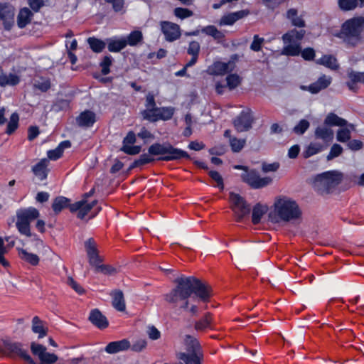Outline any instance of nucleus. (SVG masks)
I'll return each mask as SVG.
<instances>
[{"label":"nucleus","mask_w":364,"mask_h":364,"mask_svg":"<svg viewBox=\"0 0 364 364\" xmlns=\"http://www.w3.org/2000/svg\"><path fill=\"white\" fill-rule=\"evenodd\" d=\"M68 284L80 295L85 294V291L82 286H80L72 277L68 279Z\"/></svg>","instance_id":"obj_64"},{"label":"nucleus","mask_w":364,"mask_h":364,"mask_svg":"<svg viewBox=\"0 0 364 364\" xmlns=\"http://www.w3.org/2000/svg\"><path fill=\"white\" fill-rule=\"evenodd\" d=\"M281 51V54L286 56H299L301 53V43H287Z\"/></svg>","instance_id":"obj_37"},{"label":"nucleus","mask_w":364,"mask_h":364,"mask_svg":"<svg viewBox=\"0 0 364 364\" xmlns=\"http://www.w3.org/2000/svg\"><path fill=\"white\" fill-rule=\"evenodd\" d=\"M120 150L128 155L133 156L139 154L141 152V146L139 145L131 146L127 144H123Z\"/></svg>","instance_id":"obj_54"},{"label":"nucleus","mask_w":364,"mask_h":364,"mask_svg":"<svg viewBox=\"0 0 364 364\" xmlns=\"http://www.w3.org/2000/svg\"><path fill=\"white\" fill-rule=\"evenodd\" d=\"M19 117L17 113L11 114L10 120L8 122L6 133L9 135L12 134L18 127Z\"/></svg>","instance_id":"obj_45"},{"label":"nucleus","mask_w":364,"mask_h":364,"mask_svg":"<svg viewBox=\"0 0 364 364\" xmlns=\"http://www.w3.org/2000/svg\"><path fill=\"white\" fill-rule=\"evenodd\" d=\"M310 124L306 119H301L299 123L294 127L293 132L298 134L302 135L309 129Z\"/></svg>","instance_id":"obj_52"},{"label":"nucleus","mask_w":364,"mask_h":364,"mask_svg":"<svg viewBox=\"0 0 364 364\" xmlns=\"http://www.w3.org/2000/svg\"><path fill=\"white\" fill-rule=\"evenodd\" d=\"M27 3L31 9L35 13L38 12L44 6L43 0H27Z\"/></svg>","instance_id":"obj_63"},{"label":"nucleus","mask_w":364,"mask_h":364,"mask_svg":"<svg viewBox=\"0 0 364 364\" xmlns=\"http://www.w3.org/2000/svg\"><path fill=\"white\" fill-rule=\"evenodd\" d=\"M33 12L31 9L27 7H23L19 10L17 16V25L19 28H25L31 23L33 16Z\"/></svg>","instance_id":"obj_26"},{"label":"nucleus","mask_w":364,"mask_h":364,"mask_svg":"<svg viewBox=\"0 0 364 364\" xmlns=\"http://www.w3.org/2000/svg\"><path fill=\"white\" fill-rule=\"evenodd\" d=\"M200 50V43L196 41H191L187 48V53L190 55L199 56Z\"/></svg>","instance_id":"obj_58"},{"label":"nucleus","mask_w":364,"mask_h":364,"mask_svg":"<svg viewBox=\"0 0 364 364\" xmlns=\"http://www.w3.org/2000/svg\"><path fill=\"white\" fill-rule=\"evenodd\" d=\"M83 205L79 209V211L77 213V217L79 219H84V218L89 213V212L92 210V208L97 204V200H95L91 203H87L85 200H82Z\"/></svg>","instance_id":"obj_43"},{"label":"nucleus","mask_w":364,"mask_h":364,"mask_svg":"<svg viewBox=\"0 0 364 364\" xmlns=\"http://www.w3.org/2000/svg\"><path fill=\"white\" fill-rule=\"evenodd\" d=\"M230 201L232 203V210L237 214V221L240 222L245 216L250 213V205L240 194L230 192Z\"/></svg>","instance_id":"obj_8"},{"label":"nucleus","mask_w":364,"mask_h":364,"mask_svg":"<svg viewBox=\"0 0 364 364\" xmlns=\"http://www.w3.org/2000/svg\"><path fill=\"white\" fill-rule=\"evenodd\" d=\"M300 55L305 60H313L315 57V50L312 48H306L304 50L301 49Z\"/></svg>","instance_id":"obj_60"},{"label":"nucleus","mask_w":364,"mask_h":364,"mask_svg":"<svg viewBox=\"0 0 364 364\" xmlns=\"http://www.w3.org/2000/svg\"><path fill=\"white\" fill-rule=\"evenodd\" d=\"M161 31L165 36V39L168 42H173L181 37L180 26L171 21H161Z\"/></svg>","instance_id":"obj_13"},{"label":"nucleus","mask_w":364,"mask_h":364,"mask_svg":"<svg viewBox=\"0 0 364 364\" xmlns=\"http://www.w3.org/2000/svg\"><path fill=\"white\" fill-rule=\"evenodd\" d=\"M173 14L177 18L180 19H185L193 15V12L191 10L183 7L175 8L173 10Z\"/></svg>","instance_id":"obj_51"},{"label":"nucleus","mask_w":364,"mask_h":364,"mask_svg":"<svg viewBox=\"0 0 364 364\" xmlns=\"http://www.w3.org/2000/svg\"><path fill=\"white\" fill-rule=\"evenodd\" d=\"M48 164V159L43 158L32 167L33 174L41 181L46 180L48 177L49 172Z\"/></svg>","instance_id":"obj_21"},{"label":"nucleus","mask_w":364,"mask_h":364,"mask_svg":"<svg viewBox=\"0 0 364 364\" xmlns=\"http://www.w3.org/2000/svg\"><path fill=\"white\" fill-rule=\"evenodd\" d=\"M264 41V39L263 38L259 37L258 35H255L250 45V49L255 52L260 51Z\"/></svg>","instance_id":"obj_59"},{"label":"nucleus","mask_w":364,"mask_h":364,"mask_svg":"<svg viewBox=\"0 0 364 364\" xmlns=\"http://www.w3.org/2000/svg\"><path fill=\"white\" fill-rule=\"evenodd\" d=\"M208 73L211 75H223L231 71L229 63L215 61L208 68Z\"/></svg>","instance_id":"obj_27"},{"label":"nucleus","mask_w":364,"mask_h":364,"mask_svg":"<svg viewBox=\"0 0 364 364\" xmlns=\"http://www.w3.org/2000/svg\"><path fill=\"white\" fill-rule=\"evenodd\" d=\"M112 296V306L119 311H124L126 309V304L124 294L120 289H115L110 294Z\"/></svg>","instance_id":"obj_28"},{"label":"nucleus","mask_w":364,"mask_h":364,"mask_svg":"<svg viewBox=\"0 0 364 364\" xmlns=\"http://www.w3.org/2000/svg\"><path fill=\"white\" fill-rule=\"evenodd\" d=\"M63 153L62 152V150L58 146L54 149H50L47 152L48 159L53 161L59 159L63 156Z\"/></svg>","instance_id":"obj_62"},{"label":"nucleus","mask_w":364,"mask_h":364,"mask_svg":"<svg viewBox=\"0 0 364 364\" xmlns=\"http://www.w3.org/2000/svg\"><path fill=\"white\" fill-rule=\"evenodd\" d=\"M213 314L207 312L194 324V328L197 331H205L208 329L214 330Z\"/></svg>","instance_id":"obj_23"},{"label":"nucleus","mask_w":364,"mask_h":364,"mask_svg":"<svg viewBox=\"0 0 364 364\" xmlns=\"http://www.w3.org/2000/svg\"><path fill=\"white\" fill-rule=\"evenodd\" d=\"M32 331L35 333H38V338H42L47 335V328H44L42 321L37 316L32 319Z\"/></svg>","instance_id":"obj_39"},{"label":"nucleus","mask_w":364,"mask_h":364,"mask_svg":"<svg viewBox=\"0 0 364 364\" xmlns=\"http://www.w3.org/2000/svg\"><path fill=\"white\" fill-rule=\"evenodd\" d=\"M96 121V114L89 109L82 112L77 117V122L80 127H92Z\"/></svg>","instance_id":"obj_24"},{"label":"nucleus","mask_w":364,"mask_h":364,"mask_svg":"<svg viewBox=\"0 0 364 364\" xmlns=\"http://www.w3.org/2000/svg\"><path fill=\"white\" fill-rule=\"evenodd\" d=\"M183 343L186 347V353H203L202 346L199 341L193 336L189 334L185 335Z\"/></svg>","instance_id":"obj_20"},{"label":"nucleus","mask_w":364,"mask_h":364,"mask_svg":"<svg viewBox=\"0 0 364 364\" xmlns=\"http://www.w3.org/2000/svg\"><path fill=\"white\" fill-rule=\"evenodd\" d=\"M287 18L291 21L292 26L298 28L306 26L305 21L301 16H298V11L296 9H289L287 11Z\"/></svg>","instance_id":"obj_33"},{"label":"nucleus","mask_w":364,"mask_h":364,"mask_svg":"<svg viewBox=\"0 0 364 364\" xmlns=\"http://www.w3.org/2000/svg\"><path fill=\"white\" fill-rule=\"evenodd\" d=\"M364 31V16H354L345 21L335 36L343 40L350 47H356L361 43Z\"/></svg>","instance_id":"obj_3"},{"label":"nucleus","mask_w":364,"mask_h":364,"mask_svg":"<svg viewBox=\"0 0 364 364\" xmlns=\"http://www.w3.org/2000/svg\"><path fill=\"white\" fill-rule=\"evenodd\" d=\"M336 139L338 141L345 143L350 139V131L348 128H342L338 130Z\"/></svg>","instance_id":"obj_56"},{"label":"nucleus","mask_w":364,"mask_h":364,"mask_svg":"<svg viewBox=\"0 0 364 364\" xmlns=\"http://www.w3.org/2000/svg\"><path fill=\"white\" fill-rule=\"evenodd\" d=\"M174 112L175 109L173 107H158L156 112L151 114V117L149 122H156L159 120L168 121L173 117Z\"/></svg>","instance_id":"obj_17"},{"label":"nucleus","mask_w":364,"mask_h":364,"mask_svg":"<svg viewBox=\"0 0 364 364\" xmlns=\"http://www.w3.org/2000/svg\"><path fill=\"white\" fill-rule=\"evenodd\" d=\"M143 40V35L141 31L135 30L132 31L128 36L127 39H125V43H127V46L129 45L130 46H135L141 42Z\"/></svg>","instance_id":"obj_42"},{"label":"nucleus","mask_w":364,"mask_h":364,"mask_svg":"<svg viewBox=\"0 0 364 364\" xmlns=\"http://www.w3.org/2000/svg\"><path fill=\"white\" fill-rule=\"evenodd\" d=\"M227 86L230 90L236 88L241 82L240 76L237 74H230L226 77Z\"/></svg>","instance_id":"obj_53"},{"label":"nucleus","mask_w":364,"mask_h":364,"mask_svg":"<svg viewBox=\"0 0 364 364\" xmlns=\"http://www.w3.org/2000/svg\"><path fill=\"white\" fill-rule=\"evenodd\" d=\"M343 173L333 170L317 174L314 179L313 185L321 194L331 193L343 181Z\"/></svg>","instance_id":"obj_4"},{"label":"nucleus","mask_w":364,"mask_h":364,"mask_svg":"<svg viewBox=\"0 0 364 364\" xmlns=\"http://www.w3.org/2000/svg\"><path fill=\"white\" fill-rule=\"evenodd\" d=\"M70 202H71L70 199L59 196L55 197L53 199L52 203V209L55 214H59L63 209L68 208V206L70 205Z\"/></svg>","instance_id":"obj_32"},{"label":"nucleus","mask_w":364,"mask_h":364,"mask_svg":"<svg viewBox=\"0 0 364 364\" xmlns=\"http://www.w3.org/2000/svg\"><path fill=\"white\" fill-rule=\"evenodd\" d=\"M181 159H191L188 153L181 149L173 146L171 144L155 142L148 148L147 154H142L135 159L128 168L131 171L156 161H171Z\"/></svg>","instance_id":"obj_2"},{"label":"nucleus","mask_w":364,"mask_h":364,"mask_svg":"<svg viewBox=\"0 0 364 364\" xmlns=\"http://www.w3.org/2000/svg\"><path fill=\"white\" fill-rule=\"evenodd\" d=\"M177 359L183 361L185 364H203L204 360L203 353H186L179 352L176 353Z\"/></svg>","instance_id":"obj_25"},{"label":"nucleus","mask_w":364,"mask_h":364,"mask_svg":"<svg viewBox=\"0 0 364 364\" xmlns=\"http://www.w3.org/2000/svg\"><path fill=\"white\" fill-rule=\"evenodd\" d=\"M112 63V58L111 55H105L100 63L101 67V73L106 75L110 73V66Z\"/></svg>","instance_id":"obj_50"},{"label":"nucleus","mask_w":364,"mask_h":364,"mask_svg":"<svg viewBox=\"0 0 364 364\" xmlns=\"http://www.w3.org/2000/svg\"><path fill=\"white\" fill-rule=\"evenodd\" d=\"M314 135L316 139H321L326 143L331 141L333 139V130L326 127H316Z\"/></svg>","instance_id":"obj_30"},{"label":"nucleus","mask_w":364,"mask_h":364,"mask_svg":"<svg viewBox=\"0 0 364 364\" xmlns=\"http://www.w3.org/2000/svg\"><path fill=\"white\" fill-rule=\"evenodd\" d=\"M40 215L39 211L34 207H29L16 214L17 221L16 223L18 232L27 237H33L35 240H39L36 234L31 232L30 223L32 220L38 218Z\"/></svg>","instance_id":"obj_6"},{"label":"nucleus","mask_w":364,"mask_h":364,"mask_svg":"<svg viewBox=\"0 0 364 364\" xmlns=\"http://www.w3.org/2000/svg\"><path fill=\"white\" fill-rule=\"evenodd\" d=\"M3 346L8 355L10 357H18L31 364V356L28 350L23 348V344L21 342H13L9 340L3 341Z\"/></svg>","instance_id":"obj_9"},{"label":"nucleus","mask_w":364,"mask_h":364,"mask_svg":"<svg viewBox=\"0 0 364 364\" xmlns=\"http://www.w3.org/2000/svg\"><path fill=\"white\" fill-rule=\"evenodd\" d=\"M89 321L99 329H105L109 326V321L107 317L98 309H92Z\"/></svg>","instance_id":"obj_15"},{"label":"nucleus","mask_w":364,"mask_h":364,"mask_svg":"<svg viewBox=\"0 0 364 364\" xmlns=\"http://www.w3.org/2000/svg\"><path fill=\"white\" fill-rule=\"evenodd\" d=\"M130 348V342L124 338L120 341L109 342L105 348V351L109 354H115L128 350Z\"/></svg>","instance_id":"obj_19"},{"label":"nucleus","mask_w":364,"mask_h":364,"mask_svg":"<svg viewBox=\"0 0 364 364\" xmlns=\"http://www.w3.org/2000/svg\"><path fill=\"white\" fill-rule=\"evenodd\" d=\"M87 43L94 53H99L105 49L107 43L93 36L87 38Z\"/></svg>","instance_id":"obj_40"},{"label":"nucleus","mask_w":364,"mask_h":364,"mask_svg":"<svg viewBox=\"0 0 364 364\" xmlns=\"http://www.w3.org/2000/svg\"><path fill=\"white\" fill-rule=\"evenodd\" d=\"M268 207L262 205L260 203H256L252 208V223L254 225H257L261 222L262 216L267 212Z\"/></svg>","instance_id":"obj_29"},{"label":"nucleus","mask_w":364,"mask_h":364,"mask_svg":"<svg viewBox=\"0 0 364 364\" xmlns=\"http://www.w3.org/2000/svg\"><path fill=\"white\" fill-rule=\"evenodd\" d=\"M176 287L165 295V300L169 304L183 301L181 309L188 311L190 302L188 299L200 304H205L204 309L208 308L213 294L210 285L194 277L182 275L174 280Z\"/></svg>","instance_id":"obj_1"},{"label":"nucleus","mask_w":364,"mask_h":364,"mask_svg":"<svg viewBox=\"0 0 364 364\" xmlns=\"http://www.w3.org/2000/svg\"><path fill=\"white\" fill-rule=\"evenodd\" d=\"M145 107L146 109L141 111V115L144 119L149 121L151 114H154L158 109L154 95L151 92L146 95Z\"/></svg>","instance_id":"obj_18"},{"label":"nucleus","mask_w":364,"mask_h":364,"mask_svg":"<svg viewBox=\"0 0 364 364\" xmlns=\"http://www.w3.org/2000/svg\"><path fill=\"white\" fill-rule=\"evenodd\" d=\"M147 343L144 339L136 341L132 345L130 344L131 350L134 352H141L146 347Z\"/></svg>","instance_id":"obj_61"},{"label":"nucleus","mask_w":364,"mask_h":364,"mask_svg":"<svg viewBox=\"0 0 364 364\" xmlns=\"http://www.w3.org/2000/svg\"><path fill=\"white\" fill-rule=\"evenodd\" d=\"M18 255L22 260L32 266H37L39 264L40 258L36 254L28 252L27 250L21 248L18 249Z\"/></svg>","instance_id":"obj_36"},{"label":"nucleus","mask_w":364,"mask_h":364,"mask_svg":"<svg viewBox=\"0 0 364 364\" xmlns=\"http://www.w3.org/2000/svg\"><path fill=\"white\" fill-rule=\"evenodd\" d=\"M253 117L250 110H242L240 114L233 120V124L239 132L248 131L252 128Z\"/></svg>","instance_id":"obj_11"},{"label":"nucleus","mask_w":364,"mask_h":364,"mask_svg":"<svg viewBox=\"0 0 364 364\" xmlns=\"http://www.w3.org/2000/svg\"><path fill=\"white\" fill-rule=\"evenodd\" d=\"M85 249L87 253L88 262L90 266L102 263L103 259L100 256L97 243L94 238L90 237L84 242Z\"/></svg>","instance_id":"obj_12"},{"label":"nucleus","mask_w":364,"mask_h":364,"mask_svg":"<svg viewBox=\"0 0 364 364\" xmlns=\"http://www.w3.org/2000/svg\"><path fill=\"white\" fill-rule=\"evenodd\" d=\"M331 80L330 76L322 75L316 82L311 83L306 88L304 87V89L307 90L311 94H317L321 90L328 87L331 85Z\"/></svg>","instance_id":"obj_16"},{"label":"nucleus","mask_w":364,"mask_h":364,"mask_svg":"<svg viewBox=\"0 0 364 364\" xmlns=\"http://www.w3.org/2000/svg\"><path fill=\"white\" fill-rule=\"evenodd\" d=\"M208 176L217 183V187L220 190L223 191L225 186L222 176L217 171H210Z\"/></svg>","instance_id":"obj_55"},{"label":"nucleus","mask_w":364,"mask_h":364,"mask_svg":"<svg viewBox=\"0 0 364 364\" xmlns=\"http://www.w3.org/2000/svg\"><path fill=\"white\" fill-rule=\"evenodd\" d=\"M0 20L4 30L9 31L14 25V9L7 3H0Z\"/></svg>","instance_id":"obj_10"},{"label":"nucleus","mask_w":364,"mask_h":364,"mask_svg":"<svg viewBox=\"0 0 364 364\" xmlns=\"http://www.w3.org/2000/svg\"><path fill=\"white\" fill-rule=\"evenodd\" d=\"M106 43H107L108 50L112 53L119 52L127 46L125 38H107Z\"/></svg>","instance_id":"obj_34"},{"label":"nucleus","mask_w":364,"mask_h":364,"mask_svg":"<svg viewBox=\"0 0 364 364\" xmlns=\"http://www.w3.org/2000/svg\"><path fill=\"white\" fill-rule=\"evenodd\" d=\"M46 350V347L42 344L36 343L35 342H32L31 343V353L34 355L38 356L40 360L43 358Z\"/></svg>","instance_id":"obj_47"},{"label":"nucleus","mask_w":364,"mask_h":364,"mask_svg":"<svg viewBox=\"0 0 364 364\" xmlns=\"http://www.w3.org/2000/svg\"><path fill=\"white\" fill-rule=\"evenodd\" d=\"M338 7L341 11H348L355 9L357 7L364 6V0H338Z\"/></svg>","instance_id":"obj_31"},{"label":"nucleus","mask_w":364,"mask_h":364,"mask_svg":"<svg viewBox=\"0 0 364 364\" xmlns=\"http://www.w3.org/2000/svg\"><path fill=\"white\" fill-rule=\"evenodd\" d=\"M347 123L348 122L345 119L338 117L337 114L333 112L329 113L324 120V124L331 127H344L347 125Z\"/></svg>","instance_id":"obj_38"},{"label":"nucleus","mask_w":364,"mask_h":364,"mask_svg":"<svg viewBox=\"0 0 364 364\" xmlns=\"http://www.w3.org/2000/svg\"><path fill=\"white\" fill-rule=\"evenodd\" d=\"M92 267H95V272H101L105 275H112L117 273V269L109 264L97 263V264H93Z\"/></svg>","instance_id":"obj_44"},{"label":"nucleus","mask_w":364,"mask_h":364,"mask_svg":"<svg viewBox=\"0 0 364 364\" xmlns=\"http://www.w3.org/2000/svg\"><path fill=\"white\" fill-rule=\"evenodd\" d=\"M245 144V139H237V137H232L230 139V145L233 152H240Z\"/></svg>","instance_id":"obj_48"},{"label":"nucleus","mask_w":364,"mask_h":364,"mask_svg":"<svg viewBox=\"0 0 364 364\" xmlns=\"http://www.w3.org/2000/svg\"><path fill=\"white\" fill-rule=\"evenodd\" d=\"M306 31L304 29L296 30L291 29L285 33L282 38L284 44L287 43H301L300 41L304 38Z\"/></svg>","instance_id":"obj_22"},{"label":"nucleus","mask_w":364,"mask_h":364,"mask_svg":"<svg viewBox=\"0 0 364 364\" xmlns=\"http://www.w3.org/2000/svg\"><path fill=\"white\" fill-rule=\"evenodd\" d=\"M274 210L278 217L285 222L298 219L301 215V211L296 202L287 198L277 200L274 203Z\"/></svg>","instance_id":"obj_5"},{"label":"nucleus","mask_w":364,"mask_h":364,"mask_svg":"<svg viewBox=\"0 0 364 364\" xmlns=\"http://www.w3.org/2000/svg\"><path fill=\"white\" fill-rule=\"evenodd\" d=\"M343 153V147L338 144H334L331 147L329 154L326 159L328 161L332 160L333 159L339 156Z\"/></svg>","instance_id":"obj_57"},{"label":"nucleus","mask_w":364,"mask_h":364,"mask_svg":"<svg viewBox=\"0 0 364 364\" xmlns=\"http://www.w3.org/2000/svg\"><path fill=\"white\" fill-rule=\"evenodd\" d=\"M316 63L331 70H337L339 67L336 58L332 55H323L321 58L316 60Z\"/></svg>","instance_id":"obj_35"},{"label":"nucleus","mask_w":364,"mask_h":364,"mask_svg":"<svg viewBox=\"0 0 364 364\" xmlns=\"http://www.w3.org/2000/svg\"><path fill=\"white\" fill-rule=\"evenodd\" d=\"M33 87L43 92H47L50 88V80L41 77L40 80H35Z\"/></svg>","instance_id":"obj_49"},{"label":"nucleus","mask_w":364,"mask_h":364,"mask_svg":"<svg viewBox=\"0 0 364 364\" xmlns=\"http://www.w3.org/2000/svg\"><path fill=\"white\" fill-rule=\"evenodd\" d=\"M201 32L213 37L217 41H221L225 38V34L213 25H209L203 28Z\"/></svg>","instance_id":"obj_41"},{"label":"nucleus","mask_w":364,"mask_h":364,"mask_svg":"<svg viewBox=\"0 0 364 364\" xmlns=\"http://www.w3.org/2000/svg\"><path fill=\"white\" fill-rule=\"evenodd\" d=\"M322 145L319 144H313V143H311L308 146L307 148L306 149V150H304L303 151V157L304 159H308L318 153H319L320 151H321L322 150Z\"/></svg>","instance_id":"obj_46"},{"label":"nucleus","mask_w":364,"mask_h":364,"mask_svg":"<svg viewBox=\"0 0 364 364\" xmlns=\"http://www.w3.org/2000/svg\"><path fill=\"white\" fill-rule=\"evenodd\" d=\"M240 178L243 183L253 189L263 188L272 182V178L269 176L260 177L255 168H250L247 172H242Z\"/></svg>","instance_id":"obj_7"},{"label":"nucleus","mask_w":364,"mask_h":364,"mask_svg":"<svg viewBox=\"0 0 364 364\" xmlns=\"http://www.w3.org/2000/svg\"><path fill=\"white\" fill-rule=\"evenodd\" d=\"M347 79L346 85L349 90L353 92H358V84H364V72L355 71L352 68L347 70Z\"/></svg>","instance_id":"obj_14"}]
</instances>
